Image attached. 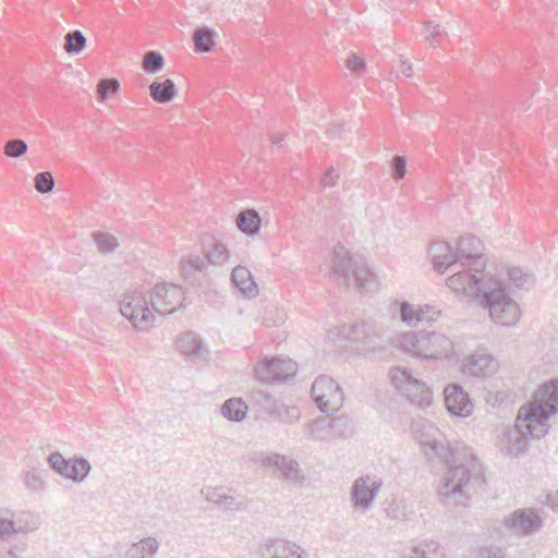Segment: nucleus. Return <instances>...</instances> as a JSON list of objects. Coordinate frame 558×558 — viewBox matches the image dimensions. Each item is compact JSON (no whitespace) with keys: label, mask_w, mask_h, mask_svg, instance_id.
<instances>
[{"label":"nucleus","mask_w":558,"mask_h":558,"mask_svg":"<svg viewBox=\"0 0 558 558\" xmlns=\"http://www.w3.org/2000/svg\"><path fill=\"white\" fill-rule=\"evenodd\" d=\"M415 439L428 458L437 457L446 463L452 462L440 478L438 495L448 507H466L476 486L484 483V465L466 448L463 457L459 447L452 448L440 439L439 429L429 422H416L413 425Z\"/></svg>","instance_id":"1"},{"label":"nucleus","mask_w":558,"mask_h":558,"mask_svg":"<svg viewBox=\"0 0 558 558\" xmlns=\"http://www.w3.org/2000/svg\"><path fill=\"white\" fill-rule=\"evenodd\" d=\"M557 412L558 379H551L538 387L531 401L520 407L511 450L523 453L529 449V439L545 437L550 428L548 421Z\"/></svg>","instance_id":"2"},{"label":"nucleus","mask_w":558,"mask_h":558,"mask_svg":"<svg viewBox=\"0 0 558 558\" xmlns=\"http://www.w3.org/2000/svg\"><path fill=\"white\" fill-rule=\"evenodd\" d=\"M395 345L421 360H448L454 354L453 340L439 331H409L395 337Z\"/></svg>","instance_id":"3"},{"label":"nucleus","mask_w":558,"mask_h":558,"mask_svg":"<svg viewBox=\"0 0 558 558\" xmlns=\"http://www.w3.org/2000/svg\"><path fill=\"white\" fill-rule=\"evenodd\" d=\"M332 264L333 276L342 279L345 284L353 281L361 291L365 292L377 288L376 276L364 260L354 257L343 245L339 244L333 248Z\"/></svg>","instance_id":"4"},{"label":"nucleus","mask_w":558,"mask_h":558,"mask_svg":"<svg viewBox=\"0 0 558 558\" xmlns=\"http://www.w3.org/2000/svg\"><path fill=\"white\" fill-rule=\"evenodd\" d=\"M482 305L488 310L490 318L498 325L514 326L521 316V311L515 301L506 292L500 281H492L481 295Z\"/></svg>","instance_id":"5"},{"label":"nucleus","mask_w":558,"mask_h":558,"mask_svg":"<svg viewBox=\"0 0 558 558\" xmlns=\"http://www.w3.org/2000/svg\"><path fill=\"white\" fill-rule=\"evenodd\" d=\"M390 378L393 387L411 403L421 409H426L432 403L433 393L426 384L413 376L405 367L390 369Z\"/></svg>","instance_id":"6"},{"label":"nucleus","mask_w":558,"mask_h":558,"mask_svg":"<svg viewBox=\"0 0 558 558\" xmlns=\"http://www.w3.org/2000/svg\"><path fill=\"white\" fill-rule=\"evenodd\" d=\"M544 527V520L534 508H520L505 515L501 520L500 532L514 535L518 538L534 535Z\"/></svg>","instance_id":"7"},{"label":"nucleus","mask_w":558,"mask_h":558,"mask_svg":"<svg viewBox=\"0 0 558 558\" xmlns=\"http://www.w3.org/2000/svg\"><path fill=\"white\" fill-rule=\"evenodd\" d=\"M311 395L318 409L327 414L338 411L344 401L340 385L326 375H320L314 380Z\"/></svg>","instance_id":"8"},{"label":"nucleus","mask_w":558,"mask_h":558,"mask_svg":"<svg viewBox=\"0 0 558 558\" xmlns=\"http://www.w3.org/2000/svg\"><path fill=\"white\" fill-rule=\"evenodd\" d=\"M119 308L121 315L131 322L136 330H144L147 324L154 319L148 301L142 292L124 293Z\"/></svg>","instance_id":"9"},{"label":"nucleus","mask_w":558,"mask_h":558,"mask_svg":"<svg viewBox=\"0 0 558 558\" xmlns=\"http://www.w3.org/2000/svg\"><path fill=\"white\" fill-rule=\"evenodd\" d=\"M255 377L265 384L286 381L294 377L298 365L294 361L284 357L266 359L254 368Z\"/></svg>","instance_id":"10"},{"label":"nucleus","mask_w":558,"mask_h":558,"mask_svg":"<svg viewBox=\"0 0 558 558\" xmlns=\"http://www.w3.org/2000/svg\"><path fill=\"white\" fill-rule=\"evenodd\" d=\"M50 468L64 478L75 483L83 482L92 470L89 461L85 458L65 459L60 452H53L47 459Z\"/></svg>","instance_id":"11"},{"label":"nucleus","mask_w":558,"mask_h":558,"mask_svg":"<svg viewBox=\"0 0 558 558\" xmlns=\"http://www.w3.org/2000/svg\"><path fill=\"white\" fill-rule=\"evenodd\" d=\"M182 288L174 283H157L150 294V304L156 313L167 315L182 305Z\"/></svg>","instance_id":"12"},{"label":"nucleus","mask_w":558,"mask_h":558,"mask_svg":"<svg viewBox=\"0 0 558 558\" xmlns=\"http://www.w3.org/2000/svg\"><path fill=\"white\" fill-rule=\"evenodd\" d=\"M380 487L381 481L374 480L368 475L356 478L350 493L354 510L362 513L371 510Z\"/></svg>","instance_id":"13"},{"label":"nucleus","mask_w":558,"mask_h":558,"mask_svg":"<svg viewBox=\"0 0 558 558\" xmlns=\"http://www.w3.org/2000/svg\"><path fill=\"white\" fill-rule=\"evenodd\" d=\"M482 243L478 238L472 234L462 235L459 239L456 251L457 260L461 267H470L475 272H481L485 268V260L481 253Z\"/></svg>","instance_id":"14"},{"label":"nucleus","mask_w":558,"mask_h":558,"mask_svg":"<svg viewBox=\"0 0 558 558\" xmlns=\"http://www.w3.org/2000/svg\"><path fill=\"white\" fill-rule=\"evenodd\" d=\"M474 270L468 267V270H457L447 279V286L454 292H461L469 296H480L493 281H484Z\"/></svg>","instance_id":"15"},{"label":"nucleus","mask_w":558,"mask_h":558,"mask_svg":"<svg viewBox=\"0 0 558 558\" xmlns=\"http://www.w3.org/2000/svg\"><path fill=\"white\" fill-rule=\"evenodd\" d=\"M342 332L350 341L368 345L371 352H375L381 343V331L376 323L361 322L343 326Z\"/></svg>","instance_id":"16"},{"label":"nucleus","mask_w":558,"mask_h":558,"mask_svg":"<svg viewBox=\"0 0 558 558\" xmlns=\"http://www.w3.org/2000/svg\"><path fill=\"white\" fill-rule=\"evenodd\" d=\"M448 412L459 417H468L473 412V403L460 385H449L444 390Z\"/></svg>","instance_id":"17"},{"label":"nucleus","mask_w":558,"mask_h":558,"mask_svg":"<svg viewBox=\"0 0 558 558\" xmlns=\"http://www.w3.org/2000/svg\"><path fill=\"white\" fill-rule=\"evenodd\" d=\"M304 549L298 544L282 539H268L260 547L262 558H303Z\"/></svg>","instance_id":"18"},{"label":"nucleus","mask_w":558,"mask_h":558,"mask_svg":"<svg viewBox=\"0 0 558 558\" xmlns=\"http://www.w3.org/2000/svg\"><path fill=\"white\" fill-rule=\"evenodd\" d=\"M260 461L264 466L275 468L279 471L280 476L289 482L299 483L302 480L299 463L289 457L279 453H271L263 458Z\"/></svg>","instance_id":"19"},{"label":"nucleus","mask_w":558,"mask_h":558,"mask_svg":"<svg viewBox=\"0 0 558 558\" xmlns=\"http://www.w3.org/2000/svg\"><path fill=\"white\" fill-rule=\"evenodd\" d=\"M496 368L494 357L483 352L469 355L463 363V373L473 377H487L494 374Z\"/></svg>","instance_id":"20"},{"label":"nucleus","mask_w":558,"mask_h":558,"mask_svg":"<svg viewBox=\"0 0 558 558\" xmlns=\"http://www.w3.org/2000/svg\"><path fill=\"white\" fill-rule=\"evenodd\" d=\"M429 254L434 269L439 272L459 267L456 252L448 242L438 241L433 243L429 247Z\"/></svg>","instance_id":"21"},{"label":"nucleus","mask_w":558,"mask_h":558,"mask_svg":"<svg viewBox=\"0 0 558 558\" xmlns=\"http://www.w3.org/2000/svg\"><path fill=\"white\" fill-rule=\"evenodd\" d=\"M177 347L180 353L192 362L203 361L207 356V351L204 349L202 340L193 331H187L180 336L177 340Z\"/></svg>","instance_id":"22"},{"label":"nucleus","mask_w":558,"mask_h":558,"mask_svg":"<svg viewBox=\"0 0 558 558\" xmlns=\"http://www.w3.org/2000/svg\"><path fill=\"white\" fill-rule=\"evenodd\" d=\"M231 281L242 295L247 299L255 298L258 293L257 284L246 267H234L231 272Z\"/></svg>","instance_id":"23"},{"label":"nucleus","mask_w":558,"mask_h":558,"mask_svg":"<svg viewBox=\"0 0 558 558\" xmlns=\"http://www.w3.org/2000/svg\"><path fill=\"white\" fill-rule=\"evenodd\" d=\"M402 558H446V555L438 542L425 541L405 549Z\"/></svg>","instance_id":"24"},{"label":"nucleus","mask_w":558,"mask_h":558,"mask_svg":"<svg viewBox=\"0 0 558 558\" xmlns=\"http://www.w3.org/2000/svg\"><path fill=\"white\" fill-rule=\"evenodd\" d=\"M159 549V542L155 537H144L133 543L125 551V558H154Z\"/></svg>","instance_id":"25"},{"label":"nucleus","mask_w":558,"mask_h":558,"mask_svg":"<svg viewBox=\"0 0 558 558\" xmlns=\"http://www.w3.org/2000/svg\"><path fill=\"white\" fill-rule=\"evenodd\" d=\"M178 90L174 82L171 78L163 81H154L149 85V95L158 104H169L177 96Z\"/></svg>","instance_id":"26"},{"label":"nucleus","mask_w":558,"mask_h":558,"mask_svg":"<svg viewBox=\"0 0 558 558\" xmlns=\"http://www.w3.org/2000/svg\"><path fill=\"white\" fill-rule=\"evenodd\" d=\"M203 250L208 265L223 266L230 258L227 245L220 241L213 240Z\"/></svg>","instance_id":"27"},{"label":"nucleus","mask_w":558,"mask_h":558,"mask_svg":"<svg viewBox=\"0 0 558 558\" xmlns=\"http://www.w3.org/2000/svg\"><path fill=\"white\" fill-rule=\"evenodd\" d=\"M262 218L255 209H246L236 217V227L248 236L257 234L260 230Z\"/></svg>","instance_id":"28"},{"label":"nucleus","mask_w":558,"mask_h":558,"mask_svg":"<svg viewBox=\"0 0 558 558\" xmlns=\"http://www.w3.org/2000/svg\"><path fill=\"white\" fill-rule=\"evenodd\" d=\"M216 32L208 26H201L193 33L194 50L198 53H207L215 45Z\"/></svg>","instance_id":"29"},{"label":"nucleus","mask_w":558,"mask_h":558,"mask_svg":"<svg viewBox=\"0 0 558 558\" xmlns=\"http://www.w3.org/2000/svg\"><path fill=\"white\" fill-rule=\"evenodd\" d=\"M221 415L231 422H241L247 414V405L240 398H230L221 405Z\"/></svg>","instance_id":"30"},{"label":"nucleus","mask_w":558,"mask_h":558,"mask_svg":"<svg viewBox=\"0 0 558 558\" xmlns=\"http://www.w3.org/2000/svg\"><path fill=\"white\" fill-rule=\"evenodd\" d=\"M12 521L14 523V534L29 533L36 531L39 525V517L33 512H12Z\"/></svg>","instance_id":"31"},{"label":"nucleus","mask_w":558,"mask_h":558,"mask_svg":"<svg viewBox=\"0 0 558 558\" xmlns=\"http://www.w3.org/2000/svg\"><path fill=\"white\" fill-rule=\"evenodd\" d=\"M207 260L204 256L191 254L181 260V272L185 278L191 277L197 271H203L207 267Z\"/></svg>","instance_id":"32"},{"label":"nucleus","mask_w":558,"mask_h":558,"mask_svg":"<svg viewBox=\"0 0 558 558\" xmlns=\"http://www.w3.org/2000/svg\"><path fill=\"white\" fill-rule=\"evenodd\" d=\"M64 50L69 54H78L86 47V38L81 31H72L64 36Z\"/></svg>","instance_id":"33"},{"label":"nucleus","mask_w":558,"mask_h":558,"mask_svg":"<svg viewBox=\"0 0 558 558\" xmlns=\"http://www.w3.org/2000/svg\"><path fill=\"white\" fill-rule=\"evenodd\" d=\"M165 58L157 51H148L144 54L143 69L147 73H157L162 70Z\"/></svg>","instance_id":"34"},{"label":"nucleus","mask_w":558,"mask_h":558,"mask_svg":"<svg viewBox=\"0 0 558 558\" xmlns=\"http://www.w3.org/2000/svg\"><path fill=\"white\" fill-rule=\"evenodd\" d=\"M27 143L22 138L8 141L3 146V153L9 158H20L27 151Z\"/></svg>","instance_id":"35"},{"label":"nucleus","mask_w":558,"mask_h":558,"mask_svg":"<svg viewBox=\"0 0 558 558\" xmlns=\"http://www.w3.org/2000/svg\"><path fill=\"white\" fill-rule=\"evenodd\" d=\"M400 315L402 322L409 326H416L422 322V313H417V308H414L409 302H402L400 304Z\"/></svg>","instance_id":"36"},{"label":"nucleus","mask_w":558,"mask_h":558,"mask_svg":"<svg viewBox=\"0 0 558 558\" xmlns=\"http://www.w3.org/2000/svg\"><path fill=\"white\" fill-rule=\"evenodd\" d=\"M94 240L98 250L105 254L113 252L118 246L117 239L109 233L97 232L94 234Z\"/></svg>","instance_id":"37"},{"label":"nucleus","mask_w":558,"mask_h":558,"mask_svg":"<svg viewBox=\"0 0 558 558\" xmlns=\"http://www.w3.org/2000/svg\"><path fill=\"white\" fill-rule=\"evenodd\" d=\"M34 183L35 189L41 194H47L54 187V179L52 173L49 171H43L36 174Z\"/></svg>","instance_id":"38"},{"label":"nucleus","mask_w":558,"mask_h":558,"mask_svg":"<svg viewBox=\"0 0 558 558\" xmlns=\"http://www.w3.org/2000/svg\"><path fill=\"white\" fill-rule=\"evenodd\" d=\"M120 87L119 81L116 78H102L97 84L98 98L107 99L110 94L118 92Z\"/></svg>","instance_id":"39"},{"label":"nucleus","mask_w":558,"mask_h":558,"mask_svg":"<svg viewBox=\"0 0 558 558\" xmlns=\"http://www.w3.org/2000/svg\"><path fill=\"white\" fill-rule=\"evenodd\" d=\"M24 482L25 485L34 492H39L45 487V480L43 478L40 472L36 470L28 471L25 474Z\"/></svg>","instance_id":"40"},{"label":"nucleus","mask_w":558,"mask_h":558,"mask_svg":"<svg viewBox=\"0 0 558 558\" xmlns=\"http://www.w3.org/2000/svg\"><path fill=\"white\" fill-rule=\"evenodd\" d=\"M424 35L425 39L429 41L432 45L439 44V38L444 33V28L439 24H433L428 22L424 26Z\"/></svg>","instance_id":"41"},{"label":"nucleus","mask_w":558,"mask_h":558,"mask_svg":"<svg viewBox=\"0 0 558 558\" xmlns=\"http://www.w3.org/2000/svg\"><path fill=\"white\" fill-rule=\"evenodd\" d=\"M328 426L335 434L343 437V436H345L347 432L349 430L350 424H349V420L347 417L337 416V417L330 418Z\"/></svg>","instance_id":"42"},{"label":"nucleus","mask_w":558,"mask_h":558,"mask_svg":"<svg viewBox=\"0 0 558 558\" xmlns=\"http://www.w3.org/2000/svg\"><path fill=\"white\" fill-rule=\"evenodd\" d=\"M392 177L395 180H401L407 173V160L403 156H395L391 162Z\"/></svg>","instance_id":"43"},{"label":"nucleus","mask_w":558,"mask_h":558,"mask_svg":"<svg viewBox=\"0 0 558 558\" xmlns=\"http://www.w3.org/2000/svg\"><path fill=\"white\" fill-rule=\"evenodd\" d=\"M481 558H507L506 550L498 546H484L480 549Z\"/></svg>","instance_id":"44"},{"label":"nucleus","mask_w":558,"mask_h":558,"mask_svg":"<svg viewBox=\"0 0 558 558\" xmlns=\"http://www.w3.org/2000/svg\"><path fill=\"white\" fill-rule=\"evenodd\" d=\"M348 69L360 74L366 66V63L363 58L356 54H350L345 61Z\"/></svg>","instance_id":"45"},{"label":"nucleus","mask_w":558,"mask_h":558,"mask_svg":"<svg viewBox=\"0 0 558 558\" xmlns=\"http://www.w3.org/2000/svg\"><path fill=\"white\" fill-rule=\"evenodd\" d=\"M509 279L519 289L523 288L526 283V277L520 268H511L508 271Z\"/></svg>","instance_id":"46"},{"label":"nucleus","mask_w":558,"mask_h":558,"mask_svg":"<svg viewBox=\"0 0 558 558\" xmlns=\"http://www.w3.org/2000/svg\"><path fill=\"white\" fill-rule=\"evenodd\" d=\"M417 313H422V322L427 323L435 322L436 318L440 315V311L429 305H425L424 307L417 308Z\"/></svg>","instance_id":"47"},{"label":"nucleus","mask_w":558,"mask_h":558,"mask_svg":"<svg viewBox=\"0 0 558 558\" xmlns=\"http://www.w3.org/2000/svg\"><path fill=\"white\" fill-rule=\"evenodd\" d=\"M338 179H339L338 172L336 171V169L333 167H330L325 172V174H324V177L322 179V184L325 187H332V186H335L337 184Z\"/></svg>","instance_id":"48"},{"label":"nucleus","mask_w":558,"mask_h":558,"mask_svg":"<svg viewBox=\"0 0 558 558\" xmlns=\"http://www.w3.org/2000/svg\"><path fill=\"white\" fill-rule=\"evenodd\" d=\"M326 425V418H318L306 424V432L308 435H315L322 430Z\"/></svg>","instance_id":"49"},{"label":"nucleus","mask_w":558,"mask_h":558,"mask_svg":"<svg viewBox=\"0 0 558 558\" xmlns=\"http://www.w3.org/2000/svg\"><path fill=\"white\" fill-rule=\"evenodd\" d=\"M284 412L287 414V418L282 417L283 421L288 423H293L299 420L300 417V411L295 407H284Z\"/></svg>","instance_id":"50"},{"label":"nucleus","mask_w":558,"mask_h":558,"mask_svg":"<svg viewBox=\"0 0 558 558\" xmlns=\"http://www.w3.org/2000/svg\"><path fill=\"white\" fill-rule=\"evenodd\" d=\"M546 502L554 511H558V490L548 494Z\"/></svg>","instance_id":"51"},{"label":"nucleus","mask_w":558,"mask_h":558,"mask_svg":"<svg viewBox=\"0 0 558 558\" xmlns=\"http://www.w3.org/2000/svg\"><path fill=\"white\" fill-rule=\"evenodd\" d=\"M400 65H401V73L403 76H405V77L412 76L413 70H412L411 63H409L405 60H400Z\"/></svg>","instance_id":"52"},{"label":"nucleus","mask_w":558,"mask_h":558,"mask_svg":"<svg viewBox=\"0 0 558 558\" xmlns=\"http://www.w3.org/2000/svg\"><path fill=\"white\" fill-rule=\"evenodd\" d=\"M234 501V498L231 497V496H219V498L217 500H215L216 504H218L219 506H226V507H229L233 504Z\"/></svg>","instance_id":"53"},{"label":"nucleus","mask_w":558,"mask_h":558,"mask_svg":"<svg viewBox=\"0 0 558 558\" xmlns=\"http://www.w3.org/2000/svg\"><path fill=\"white\" fill-rule=\"evenodd\" d=\"M342 131H343V126L342 125H333L330 129L332 137H340Z\"/></svg>","instance_id":"54"},{"label":"nucleus","mask_w":558,"mask_h":558,"mask_svg":"<svg viewBox=\"0 0 558 558\" xmlns=\"http://www.w3.org/2000/svg\"><path fill=\"white\" fill-rule=\"evenodd\" d=\"M281 141H282V137H280V136H274V138H272V144H274V145H279V144L281 143Z\"/></svg>","instance_id":"55"}]
</instances>
